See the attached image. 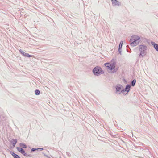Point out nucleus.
<instances>
[{
    "instance_id": "obj_1",
    "label": "nucleus",
    "mask_w": 158,
    "mask_h": 158,
    "mask_svg": "<svg viewBox=\"0 0 158 158\" xmlns=\"http://www.w3.org/2000/svg\"><path fill=\"white\" fill-rule=\"evenodd\" d=\"M93 72L96 75L103 73V72L102 71V69L98 67H95L93 69Z\"/></svg>"
},
{
    "instance_id": "obj_12",
    "label": "nucleus",
    "mask_w": 158,
    "mask_h": 158,
    "mask_svg": "<svg viewBox=\"0 0 158 158\" xmlns=\"http://www.w3.org/2000/svg\"><path fill=\"white\" fill-rule=\"evenodd\" d=\"M12 155L15 158H20L18 155L14 152H13L12 153Z\"/></svg>"
},
{
    "instance_id": "obj_8",
    "label": "nucleus",
    "mask_w": 158,
    "mask_h": 158,
    "mask_svg": "<svg viewBox=\"0 0 158 158\" xmlns=\"http://www.w3.org/2000/svg\"><path fill=\"white\" fill-rule=\"evenodd\" d=\"M140 56L143 57L145 56L146 53V51H140Z\"/></svg>"
},
{
    "instance_id": "obj_11",
    "label": "nucleus",
    "mask_w": 158,
    "mask_h": 158,
    "mask_svg": "<svg viewBox=\"0 0 158 158\" xmlns=\"http://www.w3.org/2000/svg\"><path fill=\"white\" fill-rule=\"evenodd\" d=\"M131 86L130 85H127L125 88V91L127 92L129 91L130 90Z\"/></svg>"
},
{
    "instance_id": "obj_10",
    "label": "nucleus",
    "mask_w": 158,
    "mask_h": 158,
    "mask_svg": "<svg viewBox=\"0 0 158 158\" xmlns=\"http://www.w3.org/2000/svg\"><path fill=\"white\" fill-rule=\"evenodd\" d=\"M112 4L114 5L118 4V2L116 0H111Z\"/></svg>"
},
{
    "instance_id": "obj_4",
    "label": "nucleus",
    "mask_w": 158,
    "mask_h": 158,
    "mask_svg": "<svg viewBox=\"0 0 158 158\" xmlns=\"http://www.w3.org/2000/svg\"><path fill=\"white\" fill-rule=\"evenodd\" d=\"M17 149L18 151L21 153L25 156H28V155L25 153V152L24 150L22 148L20 147H18L17 148Z\"/></svg>"
},
{
    "instance_id": "obj_15",
    "label": "nucleus",
    "mask_w": 158,
    "mask_h": 158,
    "mask_svg": "<svg viewBox=\"0 0 158 158\" xmlns=\"http://www.w3.org/2000/svg\"><path fill=\"white\" fill-rule=\"evenodd\" d=\"M20 146L23 148H27V146L24 143H20Z\"/></svg>"
},
{
    "instance_id": "obj_9",
    "label": "nucleus",
    "mask_w": 158,
    "mask_h": 158,
    "mask_svg": "<svg viewBox=\"0 0 158 158\" xmlns=\"http://www.w3.org/2000/svg\"><path fill=\"white\" fill-rule=\"evenodd\" d=\"M152 44L154 46V47L156 50L158 51V45L155 44V43H153Z\"/></svg>"
},
{
    "instance_id": "obj_3",
    "label": "nucleus",
    "mask_w": 158,
    "mask_h": 158,
    "mask_svg": "<svg viewBox=\"0 0 158 158\" xmlns=\"http://www.w3.org/2000/svg\"><path fill=\"white\" fill-rule=\"evenodd\" d=\"M140 38L138 36L134 35L132 36L131 38V41H134L136 42H139Z\"/></svg>"
},
{
    "instance_id": "obj_6",
    "label": "nucleus",
    "mask_w": 158,
    "mask_h": 158,
    "mask_svg": "<svg viewBox=\"0 0 158 158\" xmlns=\"http://www.w3.org/2000/svg\"><path fill=\"white\" fill-rule=\"evenodd\" d=\"M130 45L132 46H136L139 43V42H136L134 41H131V40L130 41Z\"/></svg>"
},
{
    "instance_id": "obj_13",
    "label": "nucleus",
    "mask_w": 158,
    "mask_h": 158,
    "mask_svg": "<svg viewBox=\"0 0 158 158\" xmlns=\"http://www.w3.org/2000/svg\"><path fill=\"white\" fill-rule=\"evenodd\" d=\"M116 88L117 92H119L121 89V86L120 85L117 86L116 87Z\"/></svg>"
},
{
    "instance_id": "obj_19",
    "label": "nucleus",
    "mask_w": 158,
    "mask_h": 158,
    "mask_svg": "<svg viewBox=\"0 0 158 158\" xmlns=\"http://www.w3.org/2000/svg\"><path fill=\"white\" fill-rule=\"evenodd\" d=\"M25 56L28 57H32V56L31 55H29L28 53H26V54H25Z\"/></svg>"
},
{
    "instance_id": "obj_7",
    "label": "nucleus",
    "mask_w": 158,
    "mask_h": 158,
    "mask_svg": "<svg viewBox=\"0 0 158 158\" xmlns=\"http://www.w3.org/2000/svg\"><path fill=\"white\" fill-rule=\"evenodd\" d=\"M17 140L16 139H12L10 141V143L13 145V147L15 146V145L17 143Z\"/></svg>"
},
{
    "instance_id": "obj_2",
    "label": "nucleus",
    "mask_w": 158,
    "mask_h": 158,
    "mask_svg": "<svg viewBox=\"0 0 158 158\" xmlns=\"http://www.w3.org/2000/svg\"><path fill=\"white\" fill-rule=\"evenodd\" d=\"M105 65L108 69L110 70L114 69L115 67V64L114 63L112 64H110L109 63H106L105 64Z\"/></svg>"
},
{
    "instance_id": "obj_18",
    "label": "nucleus",
    "mask_w": 158,
    "mask_h": 158,
    "mask_svg": "<svg viewBox=\"0 0 158 158\" xmlns=\"http://www.w3.org/2000/svg\"><path fill=\"white\" fill-rule=\"evenodd\" d=\"M136 82V80H134L132 82V85L133 86H134Z\"/></svg>"
},
{
    "instance_id": "obj_17",
    "label": "nucleus",
    "mask_w": 158,
    "mask_h": 158,
    "mask_svg": "<svg viewBox=\"0 0 158 158\" xmlns=\"http://www.w3.org/2000/svg\"><path fill=\"white\" fill-rule=\"evenodd\" d=\"M19 51L21 52V53L23 54V55L24 56H25V54H26V53H25L24 51H22L21 50H20Z\"/></svg>"
},
{
    "instance_id": "obj_14",
    "label": "nucleus",
    "mask_w": 158,
    "mask_h": 158,
    "mask_svg": "<svg viewBox=\"0 0 158 158\" xmlns=\"http://www.w3.org/2000/svg\"><path fill=\"white\" fill-rule=\"evenodd\" d=\"M123 44V41H122L120 42L119 47V51L120 52H121V51H120V49L121 48Z\"/></svg>"
},
{
    "instance_id": "obj_5",
    "label": "nucleus",
    "mask_w": 158,
    "mask_h": 158,
    "mask_svg": "<svg viewBox=\"0 0 158 158\" xmlns=\"http://www.w3.org/2000/svg\"><path fill=\"white\" fill-rule=\"evenodd\" d=\"M139 51H146L147 49L146 46L143 45H141L139 46Z\"/></svg>"
},
{
    "instance_id": "obj_16",
    "label": "nucleus",
    "mask_w": 158,
    "mask_h": 158,
    "mask_svg": "<svg viewBox=\"0 0 158 158\" xmlns=\"http://www.w3.org/2000/svg\"><path fill=\"white\" fill-rule=\"evenodd\" d=\"M40 91L38 90H36L35 91V94L36 95H38L40 94Z\"/></svg>"
}]
</instances>
